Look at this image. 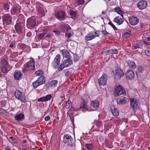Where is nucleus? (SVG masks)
Here are the masks:
<instances>
[{
    "label": "nucleus",
    "instance_id": "obj_18",
    "mask_svg": "<svg viewBox=\"0 0 150 150\" xmlns=\"http://www.w3.org/2000/svg\"><path fill=\"white\" fill-rule=\"evenodd\" d=\"M128 101V99L126 97L119 98L117 100V101L119 104L125 103Z\"/></svg>",
    "mask_w": 150,
    "mask_h": 150
},
{
    "label": "nucleus",
    "instance_id": "obj_38",
    "mask_svg": "<svg viewBox=\"0 0 150 150\" xmlns=\"http://www.w3.org/2000/svg\"><path fill=\"white\" fill-rule=\"evenodd\" d=\"M46 34L45 33H40L38 35V38L40 39H42Z\"/></svg>",
    "mask_w": 150,
    "mask_h": 150
},
{
    "label": "nucleus",
    "instance_id": "obj_30",
    "mask_svg": "<svg viewBox=\"0 0 150 150\" xmlns=\"http://www.w3.org/2000/svg\"><path fill=\"white\" fill-rule=\"evenodd\" d=\"M91 104L93 107L97 108L98 106V102L96 100L92 101L91 102Z\"/></svg>",
    "mask_w": 150,
    "mask_h": 150
},
{
    "label": "nucleus",
    "instance_id": "obj_10",
    "mask_svg": "<svg viewBox=\"0 0 150 150\" xmlns=\"http://www.w3.org/2000/svg\"><path fill=\"white\" fill-rule=\"evenodd\" d=\"M128 20L130 24L133 25H136L139 22V20L137 18L132 16L129 17Z\"/></svg>",
    "mask_w": 150,
    "mask_h": 150
},
{
    "label": "nucleus",
    "instance_id": "obj_33",
    "mask_svg": "<svg viewBox=\"0 0 150 150\" xmlns=\"http://www.w3.org/2000/svg\"><path fill=\"white\" fill-rule=\"evenodd\" d=\"M58 81L57 80H52L50 82V86L51 87H55Z\"/></svg>",
    "mask_w": 150,
    "mask_h": 150
},
{
    "label": "nucleus",
    "instance_id": "obj_29",
    "mask_svg": "<svg viewBox=\"0 0 150 150\" xmlns=\"http://www.w3.org/2000/svg\"><path fill=\"white\" fill-rule=\"evenodd\" d=\"M22 74L19 71H15L14 73V77L16 80H18L21 78Z\"/></svg>",
    "mask_w": 150,
    "mask_h": 150
},
{
    "label": "nucleus",
    "instance_id": "obj_61",
    "mask_svg": "<svg viewBox=\"0 0 150 150\" xmlns=\"http://www.w3.org/2000/svg\"><path fill=\"white\" fill-rule=\"evenodd\" d=\"M46 86L47 87L49 88L50 86V83L49 82L46 84Z\"/></svg>",
    "mask_w": 150,
    "mask_h": 150
},
{
    "label": "nucleus",
    "instance_id": "obj_21",
    "mask_svg": "<svg viewBox=\"0 0 150 150\" xmlns=\"http://www.w3.org/2000/svg\"><path fill=\"white\" fill-rule=\"evenodd\" d=\"M127 64L129 68L131 69H134L136 68V64L132 61L128 60L127 61Z\"/></svg>",
    "mask_w": 150,
    "mask_h": 150
},
{
    "label": "nucleus",
    "instance_id": "obj_53",
    "mask_svg": "<svg viewBox=\"0 0 150 150\" xmlns=\"http://www.w3.org/2000/svg\"><path fill=\"white\" fill-rule=\"evenodd\" d=\"M96 125L98 127H100L102 126V124L100 122H97L96 124Z\"/></svg>",
    "mask_w": 150,
    "mask_h": 150
},
{
    "label": "nucleus",
    "instance_id": "obj_47",
    "mask_svg": "<svg viewBox=\"0 0 150 150\" xmlns=\"http://www.w3.org/2000/svg\"><path fill=\"white\" fill-rule=\"evenodd\" d=\"M74 62H76L79 60V58L78 56L76 54H74Z\"/></svg>",
    "mask_w": 150,
    "mask_h": 150
},
{
    "label": "nucleus",
    "instance_id": "obj_11",
    "mask_svg": "<svg viewBox=\"0 0 150 150\" xmlns=\"http://www.w3.org/2000/svg\"><path fill=\"white\" fill-rule=\"evenodd\" d=\"M147 5V3L145 1H139L137 4V7L140 9L142 10L145 8Z\"/></svg>",
    "mask_w": 150,
    "mask_h": 150
},
{
    "label": "nucleus",
    "instance_id": "obj_5",
    "mask_svg": "<svg viewBox=\"0 0 150 150\" xmlns=\"http://www.w3.org/2000/svg\"><path fill=\"white\" fill-rule=\"evenodd\" d=\"M124 73L119 68L117 67L115 70V73L114 74L115 78L116 79H119L123 76Z\"/></svg>",
    "mask_w": 150,
    "mask_h": 150
},
{
    "label": "nucleus",
    "instance_id": "obj_7",
    "mask_svg": "<svg viewBox=\"0 0 150 150\" xmlns=\"http://www.w3.org/2000/svg\"><path fill=\"white\" fill-rule=\"evenodd\" d=\"M3 22L6 25H10L12 21L11 16L9 14H5L2 17Z\"/></svg>",
    "mask_w": 150,
    "mask_h": 150
},
{
    "label": "nucleus",
    "instance_id": "obj_15",
    "mask_svg": "<svg viewBox=\"0 0 150 150\" xmlns=\"http://www.w3.org/2000/svg\"><path fill=\"white\" fill-rule=\"evenodd\" d=\"M110 109L113 115L115 116H117L119 115V112L117 108L114 105H112L110 107Z\"/></svg>",
    "mask_w": 150,
    "mask_h": 150
},
{
    "label": "nucleus",
    "instance_id": "obj_59",
    "mask_svg": "<svg viewBox=\"0 0 150 150\" xmlns=\"http://www.w3.org/2000/svg\"><path fill=\"white\" fill-rule=\"evenodd\" d=\"M102 32L105 35H107L109 34V33H108L105 30H103L102 31Z\"/></svg>",
    "mask_w": 150,
    "mask_h": 150
},
{
    "label": "nucleus",
    "instance_id": "obj_52",
    "mask_svg": "<svg viewBox=\"0 0 150 150\" xmlns=\"http://www.w3.org/2000/svg\"><path fill=\"white\" fill-rule=\"evenodd\" d=\"M94 35L95 36V38L97 37H98L100 35V33L99 32H94Z\"/></svg>",
    "mask_w": 150,
    "mask_h": 150
},
{
    "label": "nucleus",
    "instance_id": "obj_56",
    "mask_svg": "<svg viewBox=\"0 0 150 150\" xmlns=\"http://www.w3.org/2000/svg\"><path fill=\"white\" fill-rule=\"evenodd\" d=\"M66 25L67 26V28H66V32H67L69 30H70L71 29V28L68 25L66 24Z\"/></svg>",
    "mask_w": 150,
    "mask_h": 150
},
{
    "label": "nucleus",
    "instance_id": "obj_17",
    "mask_svg": "<svg viewBox=\"0 0 150 150\" xmlns=\"http://www.w3.org/2000/svg\"><path fill=\"white\" fill-rule=\"evenodd\" d=\"M125 75L126 78L129 79H133L134 74V72L132 70H128L126 73Z\"/></svg>",
    "mask_w": 150,
    "mask_h": 150
},
{
    "label": "nucleus",
    "instance_id": "obj_37",
    "mask_svg": "<svg viewBox=\"0 0 150 150\" xmlns=\"http://www.w3.org/2000/svg\"><path fill=\"white\" fill-rule=\"evenodd\" d=\"M71 16V18L74 19L76 16V12L73 11H71L69 13Z\"/></svg>",
    "mask_w": 150,
    "mask_h": 150
},
{
    "label": "nucleus",
    "instance_id": "obj_9",
    "mask_svg": "<svg viewBox=\"0 0 150 150\" xmlns=\"http://www.w3.org/2000/svg\"><path fill=\"white\" fill-rule=\"evenodd\" d=\"M14 96L16 98L20 99L22 102H24L25 98L23 96L22 92L19 91H16L14 93Z\"/></svg>",
    "mask_w": 150,
    "mask_h": 150
},
{
    "label": "nucleus",
    "instance_id": "obj_16",
    "mask_svg": "<svg viewBox=\"0 0 150 150\" xmlns=\"http://www.w3.org/2000/svg\"><path fill=\"white\" fill-rule=\"evenodd\" d=\"M121 18L120 16L116 17L114 19L113 21L116 23L118 25H120L122 23L124 22L123 18Z\"/></svg>",
    "mask_w": 150,
    "mask_h": 150
},
{
    "label": "nucleus",
    "instance_id": "obj_28",
    "mask_svg": "<svg viewBox=\"0 0 150 150\" xmlns=\"http://www.w3.org/2000/svg\"><path fill=\"white\" fill-rule=\"evenodd\" d=\"M18 8L16 6L12 8L11 9V13L13 15H15L18 13Z\"/></svg>",
    "mask_w": 150,
    "mask_h": 150
},
{
    "label": "nucleus",
    "instance_id": "obj_23",
    "mask_svg": "<svg viewBox=\"0 0 150 150\" xmlns=\"http://www.w3.org/2000/svg\"><path fill=\"white\" fill-rule=\"evenodd\" d=\"M36 81L40 85L44 84L45 82V77L43 76H41L39 77Z\"/></svg>",
    "mask_w": 150,
    "mask_h": 150
},
{
    "label": "nucleus",
    "instance_id": "obj_14",
    "mask_svg": "<svg viewBox=\"0 0 150 150\" xmlns=\"http://www.w3.org/2000/svg\"><path fill=\"white\" fill-rule=\"evenodd\" d=\"M55 15L56 17L59 20L64 19L65 17L64 12L62 11H58L55 14Z\"/></svg>",
    "mask_w": 150,
    "mask_h": 150
},
{
    "label": "nucleus",
    "instance_id": "obj_54",
    "mask_svg": "<svg viewBox=\"0 0 150 150\" xmlns=\"http://www.w3.org/2000/svg\"><path fill=\"white\" fill-rule=\"evenodd\" d=\"M138 70L139 72H142L143 70V68L141 66H139L138 68Z\"/></svg>",
    "mask_w": 150,
    "mask_h": 150
},
{
    "label": "nucleus",
    "instance_id": "obj_43",
    "mask_svg": "<svg viewBox=\"0 0 150 150\" xmlns=\"http://www.w3.org/2000/svg\"><path fill=\"white\" fill-rule=\"evenodd\" d=\"M131 32L130 31L128 32H126L124 34V36L126 38H127L129 37L130 36Z\"/></svg>",
    "mask_w": 150,
    "mask_h": 150
},
{
    "label": "nucleus",
    "instance_id": "obj_62",
    "mask_svg": "<svg viewBox=\"0 0 150 150\" xmlns=\"http://www.w3.org/2000/svg\"><path fill=\"white\" fill-rule=\"evenodd\" d=\"M31 35V33L30 32H29L27 34V36L28 37H30Z\"/></svg>",
    "mask_w": 150,
    "mask_h": 150
},
{
    "label": "nucleus",
    "instance_id": "obj_50",
    "mask_svg": "<svg viewBox=\"0 0 150 150\" xmlns=\"http://www.w3.org/2000/svg\"><path fill=\"white\" fill-rule=\"evenodd\" d=\"M72 74V73L71 72L69 71H67V72L65 73V76L68 77L70 75H71Z\"/></svg>",
    "mask_w": 150,
    "mask_h": 150
},
{
    "label": "nucleus",
    "instance_id": "obj_34",
    "mask_svg": "<svg viewBox=\"0 0 150 150\" xmlns=\"http://www.w3.org/2000/svg\"><path fill=\"white\" fill-rule=\"evenodd\" d=\"M143 45L142 44L139 43L134 45H133V47L134 49H137L138 48H142V47Z\"/></svg>",
    "mask_w": 150,
    "mask_h": 150
},
{
    "label": "nucleus",
    "instance_id": "obj_3",
    "mask_svg": "<svg viewBox=\"0 0 150 150\" xmlns=\"http://www.w3.org/2000/svg\"><path fill=\"white\" fill-rule=\"evenodd\" d=\"M32 59V61H30L25 64L24 65V69H23L24 72L25 71L34 69L35 68V62L33 59L31 58Z\"/></svg>",
    "mask_w": 150,
    "mask_h": 150
},
{
    "label": "nucleus",
    "instance_id": "obj_2",
    "mask_svg": "<svg viewBox=\"0 0 150 150\" xmlns=\"http://www.w3.org/2000/svg\"><path fill=\"white\" fill-rule=\"evenodd\" d=\"M75 139H73L71 136L68 134L64 135L63 142L68 146L72 147L75 146Z\"/></svg>",
    "mask_w": 150,
    "mask_h": 150
},
{
    "label": "nucleus",
    "instance_id": "obj_44",
    "mask_svg": "<svg viewBox=\"0 0 150 150\" xmlns=\"http://www.w3.org/2000/svg\"><path fill=\"white\" fill-rule=\"evenodd\" d=\"M65 67H66L64 66L63 64H61L58 68V71H62L64 68Z\"/></svg>",
    "mask_w": 150,
    "mask_h": 150
},
{
    "label": "nucleus",
    "instance_id": "obj_13",
    "mask_svg": "<svg viewBox=\"0 0 150 150\" xmlns=\"http://www.w3.org/2000/svg\"><path fill=\"white\" fill-rule=\"evenodd\" d=\"M107 77V76L105 74H103L98 79V82L100 85H104L106 84Z\"/></svg>",
    "mask_w": 150,
    "mask_h": 150
},
{
    "label": "nucleus",
    "instance_id": "obj_20",
    "mask_svg": "<svg viewBox=\"0 0 150 150\" xmlns=\"http://www.w3.org/2000/svg\"><path fill=\"white\" fill-rule=\"evenodd\" d=\"M70 59H67L63 62V64L66 67H69L72 64V61Z\"/></svg>",
    "mask_w": 150,
    "mask_h": 150
},
{
    "label": "nucleus",
    "instance_id": "obj_46",
    "mask_svg": "<svg viewBox=\"0 0 150 150\" xmlns=\"http://www.w3.org/2000/svg\"><path fill=\"white\" fill-rule=\"evenodd\" d=\"M35 74L38 76L42 75L43 74V71L41 70H38L35 72Z\"/></svg>",
    "mask_w": 150,
    "mask_h": 150
},
{
    "label": "nucleus",
    "instance_id": "obj_39",
    "mask_svg": "<svg viewBox=\"0 0 150 150\" xmlns=\"http://www.w3.org/2000/svg\"><path fill=\"white\" fill-rule=\"evenodd\" d=\"M2 71L4 73L6 74L8 71V68L5 66L3 67L2 68Z\"/></svg>",
    "mask_w": 150,
    "mask_h": 150
},
{
    "label": "nucleus",
    "instance_id": "obj_19",
    "mask_svg": "<svg viewBox=\"0 0 150 150\" xmlns=\"http://www.w3.org/2000/svg\"><path fill=\"white\" fill-rule=\"evenodd\" d=\"M60 51L62 52L64 57L67 58V59H71V57L70 53L67 50H60Z\"/></svg>",
    "mask_w": 150,
    "mask_h": 150
},
{
    "label": "nucleus",
    "instance_id": "obj_4",
    "mask_svg": "<svg viewBox=\"0 0 150 150\" xmlns=\"http://www.w3.org/2000/svg\"><path fill=\"white\" fill-rule=\"evenodd\" d=\"M114 92V96L115 97L122 95L125 94L126 93L125 90L123 89L120 85L115 86Z\"/></svg>",
    "mask_w": 150,
    "mask_h": 150
},
{
    "label": "nucleus",
    "instance_id": "obj_58",
    "mask_svg": "<svg viewBox=\"0 0 150 150\" xmlns=\"http://www.w3.org/2000/svg\"><path fill=\"white\" fill-rule=\"evenodd\" d=\"M84 0H78V3L80 4H83L84 3Z\"/></svg>",
    "mask_w": 150,
    "mask_h": 150
},
{
    "label": "nucleus",
    "instance_id": "obj_26",
    "mask_svg": "<svg viewBox=\"0 0 150 150\" xmlns=\"http://www.w3.org/2000/svg\"><path fill=\"white\" fill-rule=\"evenodd\" d=\"M15 119L18 121L21 120L24 118V115L23 114L20 113L18 115H16L15 117Z\"/></svg>",
    "mask_w": 150,
    "mask_h": 150
},
{
    "label": "nucleus",
    "instance_id": "obj_1",
    "mask_svg": "<svg viewBox=\"0 0 150 150\" xmlns=\"http://www.w3.org/2000/svg\"><path fill=\"white\" fill-rule=\"evenodd\" d=\"M38 18L36 16H32L28 18L27 20V26L34 28L38 24Z\"/></svg>",
    "mask_w": 150,
    "mask_h": 150
},
{
    "label": "nucleus",
    "instance_id": "obj_41",
    "mask_svg": "<svg viewBox=\"0 0 150 150\" xmlns=\"http://www.w3.org/2000/svg\"><path fill=\"white\" fill-rule=\"evenodd\" d=\"M71 100H68L67 101V102L65 106L66 108L68 109L70 108V103Z\"/></svg>",
    "mask_w": 150,
    "mask_h": 150
},
{
    "label": "nucleus",
    "instance_id": "obj_42",
    "mask_svg": "<svg viewBox=\"0 0 150 150\" xmlns=\"http://www.w3.org/2000/svg\"><path fill=\"white\" fill-rule=\"evenodd\" d=\"M33 86L35 88H37L38 86L40 85H39V83H38V82L37 81H36L33 83Z\"/></svg>",
    "mask_w": 150,
    "mask_h": 150
},
{
    "label": "nucleus",
    "instance_id": "obj_25",
    "mask_svg": "<svg viewBox=\"0 0 150 150\" xmlns=\"http://www.w3.org/2000/svg\"><path fill=\"white\" fill-rule=\"evenodd\" d=\"M38 11L40 14L41 16V17L44 16L45 14V9L41 7H39L38 10Z\"/></svg>",
    "mask_w": 150,
    "mask_h": 150
},
{
    "label": "nucleus",
    "instance_id": "obj_35",
    "mask_svg": "<svg viewBox=\"0 0 150 150\" xmlns=\"http://www.w3.org/2000/svg\"><path fill=\"white\" fill-rule=\"evenodd\" d=\"M85 146L88 150H91L93 148V145L92 143H86L85 144Z\"/></svg>",
    "mask_w": 150,
    "mask_h": 150
},
{
    "label": "nucleus",
    "instance_id": "obj_22",
    "mask_svg": "<svg viewBox=\"0 0 150 150\" xmlns=\"http://www.w3.org/2000/svg\"><path fill=\"white\" fill-rule=\"evenodd\" d=\"M118 52V50H117L110 49L108 51L104 52V53L106 55H107L110 54H117Z\"/></svg>",
    "mask_w": 150,
    "mask_h": 150
},
{
    "label": "nucleus",
    "instance_id": "obj_45",
    "mask_svg": "<svg viewBox=\"0 0 150 150\" xmlns=\"http://www.w3.org/2000/svg\"><path fill=\"white\" fill-rule=\"evenodd\" d=\"M108 24L110 25L115 30H118L117 29L111 21L109 22Z\"/></svg>",
    "mask_w": 150,
    "mask_h": 150
},
{
    "label": "nucleus",
    "instance_id": "obj_49",
    "mask_svg": "<svg viewBox=\"0 0 150 150\" xmlns=\"http://www.w3.org/2000/svg\"><path fill=\"white\" fill-rule=\"evenodd\" d=\"M26 47V45L25 44H22L19 46L20 48L23 50L25 49V48Z\"/></svg>",
    "mask_w": 150,
    "mask_h": 150
},
{
    "label": "nucleus",
    "instance_id": "obj_27",
    "mask_svg": "<svg viewBox=\"0 0 150 150\" xmlns=\"http://www.w3.org/2000/svg\"><path fill=\"white\" fill-rule=\"evenodd\" d=\"M114 10L118 14H120L122 17H123V13L120 7L118 6L116 7L115 8Z\"/></svg>",
    "mask_w": 150,
    "mask_h": 150
},
{
    "label": "nucleus",
    "instance_id": "obj_60",
    "mask_svg": "<svg viewBox=\"0 0 150 150\" xmlns=\"http://www.w3.org/2000/svg\"><path fill=\"white\" fill-rule=\"evenodd\" d=\"M50 118L49 116H46L45 118V121H47Z\"/></svg>",
    "mask_w": 150,
    "mask_h": 150
},
{
    "label": "nucleus",
    "instance_id": "obj_8",
    "mask_svg": "<svg viewBox=\"0 0 150 150\" xmlns=\"http://www.w3.org/2000/svg\"><path fill=\"white\" fill-rule=\"evenodd\" d=\"M60 55L57 54L52 62V65L54 69H57L60 64Z\"/></svg>",
    "mask_w": 150,
    "mask_h": 150
},
{
    "label": "nucleus",
    "instance_id": "obj_24",
    "mask_svg": "<svg viewBox=\"0 0 150 150\" xmlns=\"http://www.w3.org/2000/svg\"><path fill=\"white\" fill-rule=\"evenodd\" d=\"M95 38V36L94 35L93 33L92 32H91L88 34L85 37L86 39L88 41L91 40Z\"/></svg>",
    "mask_w": 150,
    "mask_h": 150
},
{
    "label": "nucleus",
    "instance_id": "obj_36",
    "mask_svg": "<svg viewBox=\"0 0 150 150\" xmlns=\"http://www.w3.org/2000/svg\"><path fill=\"white\" fill-rule=\"evenodd\" d=\"M1 63L4 66H7L8 63L5 59H3L1 60Z\"/></svg>",
    "mask_w": 150,
    "mask_h": 150
},
{
    "label": "nucleus",
    "instance_id": "obj_63",
    "mask_svg": "<svg viewBox=\"0 0 150 150\" xmlns=\"http://www.w3.org/2000/svg\"><path fill=\"white\" fill-rule=\"evenodd\" d=\"M51 36V34H49L47 35L46 36V37L47 38H50Z\"/></svg>",
    "mask_w": 150,
    "mask_h": 150
},
{
    "label": "nucleus",
    "instance_id": "obj_64",
    "mask_svg": "<svg viewBox=\"0 0 150 150\" xmlns=\"http://www.w3.org/2000/svg\"><path fill=\"white\" fill-rule=\"evenodd\" d=\"M14 46V44L11 43L9 47L11 48H13Z\"/></svg>",
    "mask_w": 150,
    "mask_h": 150
},
{
    "label": "nucleus",
    "instance_id": "obj_57",
    "mask_svg": "<svg viewBox=\"0 0 150 150\" xmlns=\"http://www.w3.org/2000/svg\"><path fill=\"white\" fill-rule=\"evenodd\" d=\"M67 28V26L66 25V24H65V25H62L61 27V28L64 30H66Z\"/></svg>",
    "mask_w": 150,
    "mask_h": 150
},
{
    "label": "nucleus",
    "instance_id": "obj_48",
    "mask_svg": "<svg viewBox=\"0 0 150 150\" xmlns=\"http://www.w3.org/2000/svg\"><path fill=\"white\" fill-rule=\"evenodd\" d=\"M38 101L39 102H44L46 101L45 97H43L40 98H39L38 100Z\"/></svg>",
    "mask_w": 150,
    "mask_h": 150
},
{
    "label": "nucleus",
    "instance_id": "obj_31",
    "mask_svg": "<svg viewBox=\"0 0 150 150\" xmlns=\"http://www.w3.org/2000/svg\"><path fill=\"white\" fill-rule=\"evenodd\" d=\"M80 108H83L86 110L87 109V106L86 105V103L85 101H84L81 104Z\"/></svg>",
    "mask_w": 150,
    "mask_h": 150
},
{
    "label": "nucleus",
    "instance_id": "obj_55",
    "mask_svg": "<svg viewBox=\"0 0 150 150\" xmlns=\"http://www.w3.org/2000/svg\"><path fill=\"white\" fill-rule=\"evenodd\" d=\"M145 53L147 56H150V51L148 50H146L145 51Z\"/></svg>",
    "mask_w": 150,
    "mask_h": 150
},
{
    "label": "nucleus",
    "instance_id": "obj_12",
    "mask_svg": "<svg viewBox=\"0 0 150 150\" xmlns=\"http://www.w3.org/2000/svg\"><path fill=\"white\" fill-rule=\"evenodd\" d=\"M22 23H16L15 25V28L17 32L18 33H21L22 32L23 27Z\"/></svg>",
    "mask_w": 150,
    "mask_h": 150
},
{
    "label": "nucleus",
    "instance_id": "obj_40",
    "mask_svg": "<svg viewBox=\"0 0 150 150\" xmlns=\"http://www.w3.org/2000/svg\"><path fill=\"white\" fill-rule=\"evenodd\" d=\"M52 96L50 94H49L46 95L45 97V99L46 101H47L50 100L52 98Z\"/></svg>",
    "mask_w": 150,
    "mask_h": 150
},
{
    "label": "nucleus",
    "instance_id": "obj_32",
    "mask_svg": "<svg viewBox=\"0 0 150 150\" xmlns=\"http://www.w3.org/2000/svg\"><path fill=\"white\" fill-rule=\"evenodd\" d=\"M10 5H12L10 3H5L3 5L4 8L6 10H8L9 9Z\"/></svg>",
    "mask_w": 150,
    "mask_h": 150
},
{
    "label": "nucleus",
    "instance_id": "obj_51",
    "mask_svg": "<svg viewBox=\"0 0 150 150\" xmlns=\"http://www.w3.org/2000/svg\"><path fill=\"white\" fill-rule=\"evenodd\" d=\"M73 35V34L69 33H66L65 35L68 38H69L71 36Z\"/></svg>",
    "mask_w": 150,
    "mask_h": 150
},
{
    "label": "nucleus",
    "instance_id": "obj_6",
    "mask_svg": "<svg viewBox=\"0 0 150 150\" xmlns=\"http://www.w3.org/2000/svg\"><path fill=\"white\" fill-rule=\"evenodd\" d=\"M130 106L132 110L134 112H135L137 109L139 108L137 100L135 98H130Z\"/></svg>",
    "mask_w": 150,
    "mask_h": 150
}]
</instances>
